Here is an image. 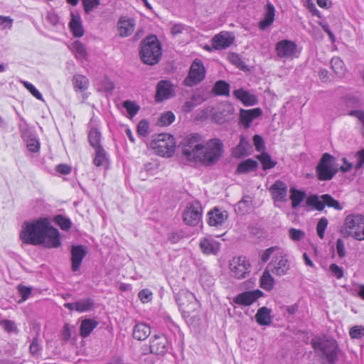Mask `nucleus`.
Masks as SVG:
<instances>
[{"instance_id":"57","label":"nucleus","mask_w":364,"mask_h":364,"mask_svg":"<svg viewBox=\"0 0 364 364\" xmlns=\"http://www.w3.org/2000/svg\"><path fill=\"white\" fill-rule=\"evenodd\" d=\"M329 269L331 274L336 277V279H339L343 276V269L342 267L338 266L336 264H331L329 266Z\"/></svg>"},{"instance_id":"55","label":"nucleus","mask_w":364,"mask_h":364,"mask_svg":"<svg viewBox=\"0 0 364 364\" xmlns=\"http://www.w3.org/2000/svg\"><path fill=\"white\" fill-rule=\"evenodd\" d=\"M348 115L356 117L362 124V134L364 136V111L360 109H354L348 112Z\"/></svg>"},{"instance_id":"44","label":"nucleus","mask_w":364,"mask_h":364,"mask_svg":"<svg viewBox=\"0 0 364 364\" xmlns=\"http://www.w3.org/2000/svg\"><path fill=\"white\" fill-rule=\"evenodd\" d=\"M321 198L323 200L325 205H327L329 208H333L337 210H341L343 209V206L340 203L329 194L322 195L321 196Z\"/></svg>"},{"instance_id":"42","label":"nucleus","mask_w":364,"mask_h":364,"mask_svg":"<svg viewBox=\"0 0 364 364\" xmlns=\"http://www.w3.org/2000/svg\"><path fill=\"white\" fill-rule=\"evenodd\" d=\"M306 203L309 206L314 207L317 210L322 211L325 208V203L321 196L316 195L310 196L307 198Z\"/></svg>"},{"instance_id":"51","label":"nucleus","mask_w":364,"mask_h":364,"mask_svg":"<svg viewBox=\"0 0 364 364\" xmlns=\"http://www.w3.org/2000/svg\"><path fill=\"white\" fill-rule=\"evenodd\" d=\"M21 82L23 86L32 94L33 96L41 101H44L43 95L33 84L27 81H22Z\"/></svg>"},{"instance_id":"46","label":"nucleus","mask_w":364,"mask_h":364,"mask_svg":"<svg viewBox=\"0 0 364 364\" xmlns=\"http://www.w3.org/2000/svg\"><path fill=\"white\" fill-rule=\"evenodd\" d=\"M54 222L60 227L63 230H68L72 225L71 220L62 215H58L54 218Z\"/></svg>"},{"instance_id":"40","label":"nucleus","mask_w":364,"mask_h":364,"mask_svg":"<svg viewBox=\"0 0 364 364\" xmlns=\"http://www.w3.org/2000/svg\"><path fill=\"white\" fill-rule=\"evenodd\" d=\"M257 159L261 162L264 170L274 168L277 162L272 159L271 156L267 152H262L257 156Z\"/></svg>"},{"instance_id":"15","label":"nucleus","mask_w":364,"mask_h":364,"mask_svg":"<svg viewBox=\"0 0 364 364\" xmlns=\"http://www.w3.org/2000/svg\"><path fill=\"white\" fill-rule=\"evenodd\" d=\"M176 301L181 311L188 316L192 311L191 306H196L197 305L194 294L190 291L179 293L176 298Z\"/></svg>"},{"instance_id":"53","label":"nucleus","mask_w":364,"mask_h":364,"mask_svg":"<svg viewBox=\"0 0 364 364\" xmlns=\"http://www.w3.org/2000/svg\"><path fill=\"white\" fill-rule=\"evenodd\" d=\"M85 13L89 14L100 4V0H82Z\"/></svg>"},{"instance_id":"28","label":"nucleus","mask_w":364,"mask_h":364,"mask_svg":"<svg viewBox=\"0 0 364 364\" xmlns=\"http://www.w3.org/2000/svg\"><path fill=\"white\" fill-rule=\"evenodd\" d=\"M200 247L205 254H217L220 249V244L208 238H204L200 241Z\"/></svg>"},{"instance_id":"11","label":"nucleus","mask_w":364,"mask_h":364,"mask_svg":"<svg viewBox=\"0 0 364 364\" xmlns=\"http://www.w3.org/2000/svg\"><path fill=\"white\" fill-rule=\"evenodd\" d=\"M205 76V69L200 60H195L190 68L188 75L184 80V84L188 87L201 82Z\"/></svg>"},{"instance_id":"39","label":"nucleus","mask_w":364,"mask_h":364,"mask_svg":"<svg viewBox=\"0 0 364 364\" xmlns=\"http://www.w3.org/2000/svg\"><path fill=\"white\" fill-rule=\"evenodd\" d=\"M73 50L75 57L80 60H85L87 58V53L84 45L79 41H75L72 44Z\"/></svg>"},{"instance_id":"10","label":"nucleus","mask_w":364,"mask_h":364,"mask_svg":"<svg viewBox=\"0 0 364 364\" xmlns=\"http://www.w3.org/2000/svg\"><path fill=\"white\" fill-rule=\"evenodd\" d=\"M232 277L237 279H245L250 272V264L245 257H235L230 262Z\"/></svg>"},{"instance_id":"4","label":"nucleus","mask_w":364,"mask_h":364,"mask_svg":"<svg viewBox=\"0 0 364 364\" xmlns=\"http://www.w3.org/2000/svg\"><path fill=\"white\" fill-rule=\"evenodd\" d=\"M200 152L195 162H200L206 166H213L219 161L223 154V144L218 138L210 139L203 144Z\"/></svg>"},{"instance_id":"16","label":"nucleus","mask_w":364,"mask_h":364,"mask_svg":"<svg viewBox=\"0 0 364 364\" xmlns=\"http://www.w3.org/2000/svg\"><path fill=\"white\" fill-rule=\"evenodd\" d=\"M134 19L127 16H122L119 17L117 23V30L121 38H126L131 36L135 28Z\"/></svg>"},{"instance_id":"38","label":"nucleus","mask_w":364,"mask_h":364,"mask_svg":"<svg viewBox=\"0 0 364 364\" xmlns=\"http://www.w3.org/2000/svg\"><path fill=\"white\" fill-rule=\"evenodd\" d=\"M101 133L97 128L92 127L90 129L88 134V139L90 146L94 149L102 147L101 145Z\"/></svg>"},{"instance_id":"8","label":"nucleus","mask_w":364,"mask_h":364,"mask_svg":"<svg viewBox=\"0 0 364 364\" xmlns=\"http://www.w3.org/2000/svg\"><path fill=\"white\" fill-rule=\"evenodd\" d=\"M336 159L328 153L323 154L316 166L318 178L321 181H329L337 173L338 168L335 166Z\"/></svg>"},{"instance_id":"41","label":"nucleus","mask_w":364,"mask_h":364,"mask_svg":"<svg viewBox=\"0 0 364 364\" xmlns=\"http://www.w3.org/2000/svg\"><path fill=\"white\" fill-rule=\"evenodd\" d=\"M95 158L93 163L96 166H100L104 165L107 161V156L106 151L103 147H98L95 149Z\"/></svg>"},{"instance_id":"48","label":"nucleus","mask_w":364,"mask_h":364,"mask_svg":"<svg viewBox=\"0 0 364 364\" xmlns=\"http://www.w3.org/2000/svg\"><path fill=\"white\" fill-rule=\"evenodd\" d=\"M21 123L18 124V129L21 134V136L24 140L25 139L29 138L31 135H33V132L31 129L28 127V124L23 119V118H21Z\"/></svg>"},{"instance_id":"29","label":"nucleus","mask_w":364,"mask_h":364,"mask_svg":"<svg viewBox=\"0 0 364 364\" xmlns=\"http://www.w3.org/2000/svg\"><path fill=\"white\" fill-rule=\"evenodd\" d=\"M258 162L252 159H246L240 163L237 167L236 172L240 174H244L254 171L258 168Z\"/></svg>"},{"instance_id":"22","label":"nucleus","mask_w":364,"mask_h":364,"mask_svg":"<svg viewBox=\"0 0 364 364\" xmlns=\"http://www.w3.org/2000/svg\"><path fill=\"white\" fill-rule=\"evenodd\" d=\"M208 223L210 226L222 225L228 218V213L225 210L215 208L208 213Z\"/></svg>"},{"instance_id":"33","label":"nucleus","mask_w":364,"mask_h":364,"mask_svg":"<svg viewBox=\"0 0 364 364\" xmlns=\"http://www.w3.org/2000/svg\"><path fill=\"white\" fill-rule=\"evenodd\" d=\"M97 325L98 322L93 319H84L80 325V336H82L83 338L87 337L92 333V331L97 326Z\"/></svg>"},{"instance_id":"35","label":"nucleus","mask_w":364,"mask_h":364,"mask_svg":"<svg viewBox=\"0 0 364 364\" xmlns=\"http://www.w3.org/2000/svg\"><path fill=\"white\" fill-rule=\"evenodd\" d=\"M274 12L275 10L274 6L272 4L268 3L266 8L264 18L259 23V27L261 29L266 28L273 23L274 19Z\"/></svg>"},{"instance_id":"61","label":"nucleus","mask_w":364,"mask_h":364,"mask_svg":"<svg viewBox=\"0 0 364 364\" xmlns=\"http://www.w3.org/2000/svg\"><path fill=\"white\" fill-rule=\"evenodd\" d=\"M1 325L9 333L15 331L17 329L15 323L11 320H2Z\"/></svg>"},{"instance_id":"56","label":"nucleus","mask_w":364,"mask_h":364,"mask_svg":"<svg viewBox=\"0 0 364 364\" xmlns=\"http://www.w3.org/2000/svg\"><path fill=\"white\" fill-rule=\"evenodd\" d=\"M289 235L292 240L299 241L305 236V232L301 230L291 228L289 230Z\"/></svg>"},{"instance_id":"63","label":"nucleus","mask_w":364,"mask_h":364,"mask_svg":"<svg viewBox=\"0 0 364 364\" xmlns=\"http://www.w3.org/2000/svg\"><path fill=\"white\" fill-rule=\"evenodd\" d=\"M277 249L278 247L277 246H274L269 247L267 250H265L260 256L261 261L263 263H266L269 259L272 253Z\"/></svg>"},{"instance_id":"50","label":"nucleus","mask_w":364,"mask_h":364,"mask_svg":"<svg viewBox=\"0 0 364 364\" xmlns=\"http://www.w3.org/2000/svg\"><path fill=\"white\" fill-rule=\"evenodd\" d=\"M123 107L127 109L128 114L133 117L137 114L139 107L132 101L126 100L123 103Z\"/></svg>"},{"instance_id":"54","label":"nucleus","mask_w":364,"mask_h":364,"mask_svg":"<svg viewBox=\"0 0 364 364\" xmlns=\"http://www.w3.org/2000/svg\"><path fill=\"white\" fill-rule=\"evenodd\" d=\"M349 333L352 338H360L364 336V327L360 326H353L350 328Z\"/></svg>"},{"instance_id":"12","label":"nucleus","mask_w":364,"mask_h":364,"mask_svg":"<svg viewBox=\"0 0 364 364\" xmlns=\"http://www.w3.org/2000/svg\"><path fill=\"white\" fill-rule=\"evenodd\" d=\"M267 267L272 274L282 277L288 274L290 269V263L287 255L279 254L274 257Z\"/></svg>"},{"instance_id":"6","label":"nucleus","mask_w":364,"mask_h":364,"mask_svg":"<svg viewBox=\"0 0 364 364\" xmlns=\"http://www.w3.org/2000/svg\"><path fill=\"white\" fill-rule=\"evenodd\" d=\"M341 233L344 237H351L357 240H364V215L360 214L347 215Z\"/></svg>"},{"instance_id":"27","label":"nucleus","mask_w":364,"mask_h":364,"mask_svg":"<svg viewBox=\"0 0 364 364\" xmlns=\"http://www.w3.org/2000/svg\"><path fill=\"white\" fill-rule=\"evenodd\" d=\"M151 334V328L144 323H139L134 326L133 337L139 341H144Z\"/></svg>"},{"instance_id":"34","label":"nucleus","mask_w":364,"mask_h":364,"mask_svg":"<svg viewBox=\"0 0 364 364\" xmlns=\"http://www.w3.org/2000/svg\"><path fill=\"white\" fill-rule=\"evenodd\" d=\"M72 82L75 91H85L89 86V80L82 75H75L73 77Z\"/></svg>"},{"instance_id":"17","label":"nucleus","mask_w":364,"mask_h":364,"mask_svg":"<svg viewBox=\"0 0 364 364\" xmlns=\"http://www.w3.org/2000/svg\"><path fill=\"white\" fill-rule=\"evenodd\" d=\"M235 41V36L230 32H220L212 40V46L215 50L225 49L230 47Z\"/></svg>"},{"instance_id":"3","label":"nucleus","mask_w":364,"mask_h":364,"mask_svg":"<svg viewBox=\"0 0 364 364\" xmlns=\"http://www.w3.org/2000/svg\"><path fill=\"white\" fill-rule=\"evenodd\" d=\"M311 345L315 352L322 358L323 363L335 364L339 349L334 339L316 337L311 340Z\"/></svg>"},{"instance_id":"47","label":"nucleus","mask_w":364,"mask_h":364,"mask_svg":"<svg viewBox=\"0 0 364 364\" xmlns=\"http://www.w3.org/2000/svg\"><path fill=\"white\" fill-rule=\"evenodd\" d=\"M26 143L28 149L32 152H37L40 149V143L38 139L33 135L23 140Z\"/></svg>"},{"instance_id":"26","label":"nucleus","mask_w":364,"mask_h":364,"mask_svg":"<svg viewBox=\"0 0 364 364\" xmlns=\"http://www.w3.org/2000/svg\"><path fill=\"white\" fill-rule=\"evenodd\" d=\"M69 27L75 37L80 38L84 35L85 31L82 25L80 16L78 14L71 12V19L69 23Z\"/></svg>"},{"instance_id":"19","label":"nucleus","mask_w":364,"mask_h":364,"mask_svg":"<svg viewBox=\"0 0 364 364\" xmlns=\"http://www.w3.org/2000/svg\"><path fill=\"white\" fill-rule=\"evenodd\" d=\"M87 255V250L83 245H73L71 247V262L73 272H77L80 269L81 263Z\"/></svg>"},{"instance_id":"37","label":"nucleus","mask_w":364,"mask_h":364,"mask_svg":"<svg viewBox=\"0 0 364 364\" xmlns=\"http://www.w3.org/2000/svg\"><path fill=\"white\" fill-rule=\"evenodd\" d=\"M230 85L224 81V80H219L215 82L213 92L216 95L220 96H227L228 97L230 95Z\"/></svg>"},{"instance_id":"18","label":"nucleus","mask_w":364,"mask_h":364,"mask_svg":"<svg viewBox=\"0 0 364 364\" xmlns=\"http://www.w3.org/2000/svg\"><path fill=\"white\" fill-rule=\"evenodd\" d=\"M173 95V85L169 80H160L156 85L155 100L161 102Z\"/></svg>"},{"instance_id":"23","label":"nucleus","mask_w":364,"mask_h":364,"mask_svg":"<svg viewBox=\"0 0 364 364\" xmlns=\"http://www.w3.org/2000/svg\"><path fill=\"white\" fill-rule=\"evenodd\" d=\"M260 108H254L251 109H241L240 111V124L245 129L250 127L252 122L262 114Z\"/></svg>"},{"instance_id":"2","label":"nucleus","mask_w":364,"mask_h":364,"mask_svg":"<svg viewBox=\"0 0 364 364\" xmlns=\"http://www.w3.org/2000/svg\"><path fill=\"white\" fill-rule=\"evenodd\" d=\"M139 55L145 64L154 65L159 62L162 55V48L156 36L150 35L141 41Z\"/></svg>"},{"instance_id":"7","label":"nucleus","mask_w":364,"mask_h":364,"mask_svg":"<svg viewBox=\"0 0 364 364\" xmlns=\"http://www.w3.org/2000/svg\"><path fill=\"white\" fill-rule=\"evenodd\" d=\"M204 139L198 134L188 135L183 141L182 154L188 161L195 162L201 152Z\"/></svg>"},{"instance_id":"52","label":"nucleus","mask_w":364,"mask_h":364,"mask_svg":"<svg viewBox=\"0 0 364 364\" xmlns=\"http://www.w3.org/2000/svg\"><path fill=\"white\" fill-rule=\"evenodd\" d=\"M328 223V220L326 218H322L318 220L316 225V232L319 238H324V232L327 228Z\"/></svg>"},{"instance_id":"31","label":"nucleus","mask_w":364,"mask_h":364,"mask_svg":"<svg viewBox=\"0 0 364 364\" xmlns=\"http://www.w3.org/2000/svg\"><path fill=\"white\" fill-rule=\"evenodd\" d=\"M271 272V270L267 267L260 277V287L267 291L272 290L274 286V279Z\"/></svg>"},{"instance_id":"14","label":"nucleus","mask_w":364,"mask_h":364,"mask_svg":"<svg viewBox=\"0 0 364 364\" xmlns=\"http://www.w3.org/2000/svg\"><path fill=\"white\" fill-rule=\"evenodd\" d=\"M170 346L166 336L163 333L155 334L150 340V351L157 355H164Z\"/></svg>"},{"instance_id":"60","label":"nucleus","mask_w":364,"mask_h":364,"mask_svg":"<svg viewBox=\"0 0 364 364\" xmlns=\"http://www.w3.org/2000/svg\"><path fill=\"white\" fill-rule=\"evenodd\" d=\"M137 132L140 136H146L149 134V124L145 120L139 122L137 126Z\"/></svg>"},{"instance_id":"20","label":"nucleus","mask_w":364,"mask_h":364,"mask_svg":"<svg viewBox=\"0 0 364 364\" xmlns=\"http://www.w3.org/2000/svg\"><path fill=\"white\" fill-rule=\"evenodd\" d=\"M269 192L274 201L285 202L287 196V186L280 181H276L269 188Z\"/></svg>"},{"instance_id":"24","label":"nucleus","mask_w":364,"mask_h":364,"mask_svg":"<svg viewBox=\"0 0 364 364\" xmlns=\"http://www.w3.org/2000/svg\"><path fill=\"white\" fill-rule=\"evenodd\" d=\"M252 145L247 137L240 136L239 144L233 149L232 154L234 157L240 159L251 154Z\"/></svg>"},{"instance_id":"1","label":"nucleus","mask_w":364,"mask_h":364,"mask_svg":"<svg viewBox=\"0 0 364 364\" xmlns=\"http://www.w3.org/2000/svg\"><path fill=\"white\" fill-rule=\"evenodd\" d=\"M20 238L26 244L43 245L46 248H56L61 245L59 231L46 218L24 222Z\"/></svg>"},{"instance_id":"43","label":"nucleus","mask_w":364,"mask_h":364,"mask_svg":"<svg viewBox=\"0 0 364 364\" xmlns=\"http://www.w3.org/2000/svg\"><path fill=\"white\" fill-rule=\"evenodd\" d=\"M331 65L334 73L338 76H342L345 73L344 63L343 60L338 58L334 57L331 60Z\"/></svg>"},{"instance_id":"62","label":"nucleus","mask_w":364,"mask_h":364,"mask_svg":"<svg viewBox=\"0 0 364 364\" xmlns=\"http://www.w3.org/2000/svg\"><path fill=\"white\" fill-rule=\"evenodd\" d=\"M253 142L257 151H262L264 149V142L262 137L258 134L253 136Z\"/></svg>"},{"instance_id":"32","label":"nucleus","mask_w":364,"mask_h":364,"mask_svg":"<svg viewBox=\"0 0 364 364\" xmlns=\"http://www.w3.org/2000/svg\"><path fill=\"white\" fill-rule=\"evenodd\" d=\"M271 310L265 306L259 308L255 315L257 322L262 326L269 325L272 323Z\"/></svg>"},{"instance_id":"58","label":"nucleus","mask_w":364,"mask_h":364,"mask_svg":"<svg viewBox=\"0 0 364 364\" xmlns=\"http://www.w3.org/2000/svg\"><path fill=\"white\" fill-rule=\"evenodd\" d=\"M18 291L21 296V299L19 302L25 301L31 294V288L26 287L23 285H19L18 287Z\"/></svg>"},{"instance_id":"49","label":"nucleus","mask_w":364,"mask_h":364,"mask_svg":"<svg viewBox=\"0 0 364 364\" xmlns=\"http://www.w3.org/2000/svg\"><path fill=\"white\" fill-rule=\"evenodd\" d=\"M175 119V115L172 112H166L161 114L159 124L161 126H168L170 125Z\"/></svg>"},{"instance_id":"13","label":"nucleus","mask_w":364,"mask_h":364,"mask_svg":"<svg viewBox=\"0 0 364 364\" xmlns=\"http://www.w3.org/2000/svg\"><path fill=\"white\" fill-rule=\"evenodd\" d=\"M202 217V206L198 201H194L189 204L186 210L183 213V221L189 225L196 226L199 223Z\"/></svg>"},{"instance_id":"36","label":"nucleus","mask_w":364,"mask_h":364,"mask_svg":"<svg viewBox=\"0 0 364 364\" xmlns=\"http://www.w3.org/2000/svg\"><path fill=\"white\" fill-rule=\"evenodd\" d=\"M306 196V194L305 191H299L296 189L295 188L291 187L290 188L289 198L291 200L292 208H296L300 205V203L304 200Z\"/></svg>"},{"instance_id":"9","label":"nucleus","mask_w":364,"mask_h":364,"mask_svg":"<svg viewBox=\"0 0 364 364\" xmlns=\"http://www.w3.org/2000/svg\"><path fill=\"white\" fill-rule=\"evenodd\" d=\"M275 51L279 58L293 59L298 58L299 52L296 43L290 40H281L275 45Z\"/></svg>"},{"instance_id":"64","label":"nucleus","mask_w":364,"mask_h":364,"mask_svg":"<svg viewBox=\"0 0 364 364\" xmlns=\"http://www.w3.org/2000/svg\"><path fill=\"white\" fill-rule=\"evenodd\" d=\"M230 60L231 63L240 69H242L245 66V63L241 60L240 57L237 54H232L230 57Z\"/></svg>"},{"instance_id":"5","label":"nucleus","mask_w":364,"mask_h":364,"mask_svg":"<svg viewBox=\"0 0 364 364\" xmlns=\"http://www.w3.org/2000/svg\"><path fill=\"white\" fill-rule=\"evenodd\" d=\"M150 146L159 156L171 157L174 154L176 142L171 134L161 133L153 135Z\"/></svg>"},{"instance_id":"59","label":"nucleus","mask_w":364,"mask_h":364,"mask_svg":"<svg viewBox=\"0 0 364 364\" xmlns=\"http://www.w3.org/2000/svg\"><path fill=\"white\" fill-rule=\"evenodd\" d=\"M138 296L143 303H147L151 300L152 293L149 289H144L139 292Z\"/></svg>"},{"instance_id":"45","label":"nucleus","mask_w":364,"mask_h":364,"mask_svg":"<svg viewBox=\"0 0 364 364\" xmlns=\"http://www.w3.org/2000/svg\"><path fill=\"white\" fill-rule=\"evenodd\" d=\"M76 311L85 312L90 311L94 306V301L92 299H85L76 301Z\"/></svg>"},{"instance_id":"30","label":"nucleus","mask_w":364,"mask_h":364,"mask_svg":"<svg viewBox=\"0 0 364 364\" xmlns=\"http://www.w3.org/2000/svg\"><path fill=\"white\" fill-rule=\"evenodd\" d=\"M234 112L235 108L231 104H226L223 105L216 114V117H218V122L223 123L232 119Z\"/></svg>"},{"instance_id":"21","label":"nucleus","mask_w":364,"mask_h":364,"mask_svg":"<svg viewBox=\"0 0 364 364\" xmlns=\"http://www.w3.org/2000/svg\"><path fill=\"white\" fill-rule=\"evenodd\" d=\"M262 295L260 290L244 291L234 298V302L239 305L249 306Z\"/></svg>"},{"instance_id":"25","label":"nucleus","mask_w":364,"mask_h":364,"mask_svg":"<svg viewBox=\"0 0 364 364\" xmlns=\"http://www.w3.org/2000/svg\"><path fill=\"white\" fill-rule=\"evenodd\" d=\"M232 94L245 106H252L256 105L258 102L256 95L242 88L233 90Z\"/></svg>"}]
</instances>
